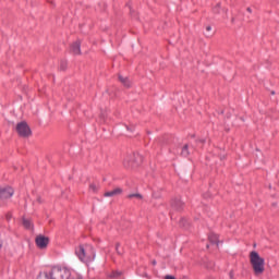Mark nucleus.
Listing matches in <instances>:
<instances>
[{
    "label": "nucleus",
    "mask_w": 279,
    "mask_h": 279,
    "mask_svg": "<svg viewBox=\"0 0 279 279\" xmlns=\"http://www.w3.org/2000/svg\"><path fill=\"white\" fill-rule=\"evenodd\" d=\"M250 263L255 276H262V274H265V258L260 257L258 252L252 251L250 253Z\"/></svg>",
    "instance_id": "nucleus-1"
},
{
    "label": "nucleus",
    "mask_w": 279,
    "mask_h": 279,
    "mask_svg": "<svg viewBox=\"0 0 279 279\" xmlns=\"http://www.w3.org/2000/svg\"><path fill=\"white\" fill-rule=\"evenodd\" d=\"M48 276L50 279H69L71 278V270L69 268L60 266H54L52 269L48 272Z\"/></svg>",
    "instance_id": "nucleus-2"
},
{
    "label": "nucleus",
    "mask_w": 279,
    "mask_h": 279,
    "mask_svg": "<svg viewBox=\"0 0 279 279\" xmlns=\"http://www.w3.org/2000/svg\"><path fill=\"white\" fill-rule=\"evenodd\" d=\"M143 162V155L133 153L130 157L124 160V167L126 169H134Z\"/></svg>",
    "instance_id": "nucleus-3"
},
{
    "label": "nucleus",
    "mask_w": 279,
    "mask_h": 279,
    "mask_svg": "<svg viewBox=\"0 0 279 279\" xmlns=\"http://www.w3.org/2000/svg\"><path fill=\"white\" fill-rule=\"evenodd\" d=\"M15 131L21 138H29L32 136V128L26 121H21L16 124Z\"/></svg>",
    "instance_id": "nucleus-4"
},
{
    "label": "nucleus",
    "mask_w": 279,
    "mask_h": 279,
    "mask_svg": "<svg viewBox=\"0 0 279 279\" xmlns=\"http://www.w3.org/2000/svg\"><path fill=\"white\" fill-rule=\"evenodd\" d=\"M77 258L81 260V263H93L95 260V254H93V257L86 255V250H84L83 245H80L74 251Z\"/></svg>",
    "instance_id": "nucleus-5"
},
{
    "label": "nucleus",
    "mask_w": 279,
    "mask_h": 279,
    "mask_svg": "<svg viewBox=\"0 0 279 279\" xmlns=\"http://www.w3.org/2000/svg\"><path fill=\"white\" fill-rule=\"evenodd\" d=\"M49 236L45 234H38L35 238V245L38 247V250H47L49 246Z\"/></svg>",
    "instance_id": "nucleus-6"
},
{
    "label": "nucleus",
    "mask_w": 279,
    "mask_h": 279,
    "mask_svg": "<svg viewBox=\"0 0 279 279\" xmlns=\"http://www.w3.org/2000/svg\"><path fill=\"white\" fill-rule=\"evenodd\" d=\"M12 195H14V189L11 186L0 187V202H3V199H10Z\"/></svg>",
    "instance_id": "nucleus-7"
},
{
    "label": "nucleus",
    "mask_w": 279,
    "mask_h": 279,
    "mask_svg": "<svg viewBox=\"0 0 279 279\" xmlns=\"http://www.w3.org/2000/svg\"><path fill=\"white\" fill-rule=\"evenodd\" d=\"M171 208H172V210H177V213H180L184 209V202H182V199L175 197L171 201Z\"/></svg>",
    "instance_id": "nucleus-8"
},
{
    "label": "nucleus",
    "mask_w": 279,
    "mask_h": 279,
    "mask_svg": "<svg viewBox=\"0 0 279 279\" xmlns=\"http://www.w3.org/2000/svg\"><path fill=\"white\" fill-rule=\"evenodd\" d=\"M71 51L74 56H82V40L77 39L72 44Z\"/></svg>",
    "instance_id": "nucleus-9"
},
{
    "label": "nucleus",
    "mask_w": 279,
    "mask_h": 279,
    "mask_svg": "<svg viewBox=\"0 0 279 279\" xmlns=\"http://www.w3.org/2000/svg\"><path fill=\"white\" fill-rule=\"evenodd\" d=\"M123 193V189L117 187L113 191L106 192L104 197H117V195H121Z\"/></svg>",
    "instance_id": "nucleus-10"
},
{
    "label": "nucleus",
    "mask_w": 279,
    "mask_h": 279,
    "mask_svg": "<svg viewBox=\"0 0 279 279\" xmlns=\"http://www.w3.org/2000/svg\"><path fill=\"white\" fill-rule=\"evenodd\" d=\"M22 226L25 230H34V222L25 217H22Z\"/></svg>",
    "instance_id": "nucleus-11"
},
{
    "label": "nucleus",
    "mask_w": 279,
    "mask_h": 279,
    "mask_svg": "<svg viewBox=\"0 0 279 279\" xmlns=\"http://www.w3.org/2000/svg\"><path fill=\"white\" fill-rule=\"evenodd\" d=\"M208 241L211 245H219V236L215 233L208 235Z\"/></svg>",
    "instance_id": "nucleus-12"
},
{
    "label": "nucleus",
    "mask_w": 279,
    "mask_h": 279,
    "mask_svg": "<svg viewBox=\"0 0 279 279\" xmlns=\"http://www.w3.org/2000/svg\"><path fill=\"white\" fill-rule=\"evenodd\" d=\"M123 276V271L121 270H113L112 272L109 274V278L111 279H121Z\"/></svg>",
    "instance_id": "nucleus-13"
},
{
    "label": "nucleus",
    "mask_w": 279,
    "mask_h": 279,
    "mask_svg": "<svg viewBox=\"0 0 279 279\" xmlns=\"http://www.w3.org/2000/svg\"><path fill=\"white\" fill-rule=\"evenodd\" d=\"M119 81L125 88H130V78L129 77H123V75H119Z\"/></svg>",
    "instance_id": "nucleus-14"
},
{
    "label": "nucleus",
    "mask_w": 279,
    "mask_h": 279,
    "mask_svg": "<svg viewBox=\"0 0 279 279\" xmlns=\"http://www.w3.org/2000/svg\"><path fill=\"white\" fill-rule=\"evenodd\" d=\"M119 81L125 88H130V78L129 77H123V75H119Z\"/></svg>",
    "instance_id": "nucleus-15"
},
{
    "label": "nucleus",
    "mask_w": 279,
    "mask_h": 279,
    "mask_svg": "<svg viewBox=\"0 0 279 279\" xmlns=\"http://www.w3.org/2000/svg\"><path fill=\"white\" fill-rule=\"evenodd\" d=\"M119 81L125 88H130V78L129 77H123V75H119Z\"/></svg>",
    "instance_id": "nucleus-16"
},
{
    "label": "nucleus",
    "mask_w": 279,
    "mask_h": 279,
    "mask_svg": "<svg viewBox=\"0 0 279 279\" xmlns=\"http://www.w3.org/2000/svg\"><path fill=\"white\" fill-rule=\"evenodd\" d=\"M119 81L125 88H130V78L129 77H123V75H119Z\"/></svg>",
    "instance_id": "nucleus-17"
},
{
    "label": "nucleus",
    "mask_w": 279,
    "mask_h": 279,
    "mask_svg": "<svg viewBox=\"0 0 279 279\" xmlns=\"http://www.w3.org/2000/svg\"><path fill=\"white\" fill-rule=\"evenodd\" d=\"M119 81L125 88H130V78L129 77H123V75H119Z\"/></svg>",
    "instance_id": "nucleus-18"
},
{
    "label": "nucleus",
    "mask_w": 279,
    "mask_h": 279,
    "mask_svg": "<svg viewBox=\"0 0 279 279\" xmlns=\"http://www.w3.org/2000/svg\"><path fill=\"white\" fill-rule=\"evenodd\" d=\"M126 197L128 199H134V197L136 199H143V195L141 193L129 194Z\"/></svg>",
    "instance_id": "nucleus-19"
},
{
    "label": "nucleus",
    "mask_w": 279,
    "mask_h": 279,
    "mask_svg": "<svg viewBox=\"0 0 279 279\" xmlns=\"http://www.w3.org/2000/svg\"><path fill=\"white\" fill-rule=\"evenodd\" d=\"M179 226L186 230V228H189V226H190L189 220H186L185 218H181Z\"/></svg>",
    "instance_id": "nucleus-20"
},
{
    "label": "nucleus",
    "mask_w": 279,
    "mask_h": 279,
    "mask_svg": "<svg viewBox=\"0 0 279 279\" xmlns=\"http://www.w3.org/2000/svg\"><path fill=\"white\" fill-rule=\"evenodd\" d=\"M221 12V2H218L214 8H213V13L214 14H220Z\"/></svg>",
    "instance_id": "nucleus-21"
},
{
    "label": "nucleus",
    "mask_w": 279,
    "mask_h": 279,
    "mask_svg": "<svg viewBox=\"0 0 279 279\" xmlns=\"http://www.w3.org/2000/svg\"><path fill=\"white\" fill-rule=\"evenodd\" d=\"M181 156H183L184 158H186V156H189V145L185 144L182 148V151H181Z\"/></svg>",
    "instance_id": "nucleus-22"
},
{
    "label": "nucleus",
    "mask_w": 279,
    "mask_h": 279,
    "mask_svg": "<svg viewBox=\"0 0 279 279\" xmlns=\"http://www.w3.org/2000/svg\"><path fill=\"white\" fill-rule=\"evenodd\" d=\"M69 62H66V60H61L60 61V71H65L66 70V66H68Z\"/></svg>",
    "instance_id": "nucleus-23"
},
{
    "label": "nucleus",
    "mask_w": 279,
    "mask_h": 279,
    "mask_svg": "<svg viewBox=\"0 0 279 279\" xmlns=\"http://www.w3.org/2000/svg\"><path fill=\"white\" fill-rule=\"evenodd\" d=\"M37 279H51L48 275V272H39L38 276H37Z\"/></svg>",
    "instance_id": "nucleus-24"
},
{
    "label": "nucleus",
    "mask_w": 279,
    "mask_h": 279,
    "mask_svg": "<svg viewBox=\"0 0 279 279\" xmlns=\"http://www.w3.org/2000/svg\"><path fill=\"white\" fill-rule=\"evenodd\" d=\"M160 191L161 190L153 191V197H155V199H160V197H161Z\"/></svg>",
    "instance_id": "nucleus-25"
},
{
    "label": "nucleus",
    "mask_w": 279,
    "mask_h": 279,
    "mask_svg": "<svg viewBox=\"0 0 279 279\" xmlns=\"http://www.w3.org/2000/svg\"><path fill=\"white\" fill-rule=\"evenodd\" d=\"M89 189H90V191H93L94 193H97V191H99V189L97 187V185H96L95 183H92V184L89 185Z\"/></svg>",
    "instance_id": "nucleus-26"
},
{
    "label": "nucleus",
    "mask_w": 279,
    "mask_h": 279,
    "mask_svg": "<svg viewBox=\"0 0 279 279\" xmlns=\"http://www.w3.org/2000/svg\"><path fill=\"white\" fill-rule=\"evenodd\" d=\"M121 246V243H117L116 244V251H117V254H119L120 256L123 254V251L119 250V247Z\"/></svg>",
    "instance_id": "nucleus-27"
},
{
    "label": "nucleus",
    "mask_w": 279,
    "mask_h": 279,
    "mask_svg": "<svg viewBox=\"0 0 279 279\" xmlns=\"http://www.w3.org/2000/svg\"><path fill=\"white\" fill-rule=\"evenodd\" d=\"M196 143H197L198 145H204V143H206V140H205V138L197 140Z\"/></svg>",
    "instance_id": "nucleus-28"
},
{
    "label": "nucleus",
    "mask_w": 279,
    "mask_h": 279,
    "mask_svg": "<svg viewBox=\"0 0 279 279\" xmlns=\"http://www.w3.org/2000/svg\"><path fill=\"white\" fill-rule=\"evenodd\" d=\"M206 267L207 269H213V267H215V264L213 262H209Z\"/></svg>",
    "instance_id": "nucleus-29"
},
{
    "label": "nucleus",
    "mask_w": 279,
    "mask_h": 279,
    "mask_svg": "<svg viewBox=\"0 0 279 279\" xmlns=\"http://www.w3.org/2000/svg\"><path fill=\"white\" fill-rule=\"evenodd\" d=\"M106 117H107L106 112L102 111L100 113V119H102V121H106Z\"/></svg>",
    "instance_id": "nucleus-30"
},
{
    "label": "nucleus",
    "mask_w": 279,
    "mask_h": 279,
    "mask_svg": "<svg viewBox=\"0 0 279 279\" xmlns=\"http://www.w3.org/2000/svg\"><path fill=\"white\" fill-rule=\"evenodd\" d=\"M128 132H132L134 130V125H126Z\"/></svg>",
    "instance_id": "nucleus-31"
},
{
    "label": "nucleus",
    "mask_w": 279,
    "mask_h": 279,
    "mask_svg": "<svg viewBox=\"0 0 279 279\" xmlns=\"http://www.w3.org/2000/svg\"><path fill=\"white\" fill-rule=\"evenodd\" d=\"M165 279H175V276H173V275H166Z\"/></svg>",
    "instance_id": "nucleus-32"
},
{
    "label": "nucleus",
    "mask_w": 279,
    "mask_h": 279,
    "mask_svg": "<svg viewBox=\"0 0 279 279\" xmlns=\"http://www.w3.org/2000/svg\"><path fill=\"white\" fill-rule=\"evenodd\" d=\"M229 277H230V279H234V270H230Z\"/></svg>",
    "instance_id": "nucleus-33"
},
{
    "label": "nucleus",
    "mask_w": 279,
    "mask_h": 279,
    "mask_svg": "<svg viewBox=\"0 0 279 279\" xmlns=\"http://www.w3.org/2000/svg\"><path fill=\"white\" fill-rule=\"evenodd\" d=\"M130 14H131V16H136V14L134 13V10H132V9H130Z\"/></svg>",
    "instance_id": "nucleus-34"
},
{
    "label": "nucleus",
    "mask_w": 279,
    "mask_h": 279,
    "mask_svg": "<svg viewBox=\"0 0 279 279\" xmlns=\"http://www.w3.org/2000/svg\"><path fill=\"white\" fill-rule=\"evenodd\" d=\"M37 202H38L39 204H43V199H41L40 197L37 198Z\"/></svg>",
    "instance_id": "nucleus-35"
},
{
    "label": "nucleus",
    "mask_w": 279,
    "mask_h": 279,
    "mask_svg": "<svg viewBox=\"0 0 279 279\" xmlns=\"http://www.w3.org/2000/svg\"><path fill=\"white\" fill-rule=\"evenodd\" d=\"M151 265H154V266H156V265H157L156 259H153Z\"/></svg>",
    "instance_id": "nucleus-36"
},
{
    "label": "nucleus",
    "mask_w": 279,
    "mask_h": 279,
    "mask_svg": "<svg viewBox=\"0 0 279 279\" xmlns=\"http://www.w3.org/2000/svg\"><path fill=\"white\" fill-rule=\"evenodd\" d=\"M246 11L250 12V14H252V8H247Z\"/></svg>",
    "instance_id": "nucleus-37"
},
{
    "label": "nucleus",
    "mask_w": 279,
    "mask_h": 279,
    "mask_svg": "<svg viewBox=\"0 0 279 279\" xmlns=\"http://www.w3.org/2000/svg\"><path fill=\"white\" fill-rule=\"evenodd\" d=\"M210 29H213V27H210V26H207V27H206V31H207V32H210Z\"/></svg>",
    "instance_id": "nucleus-38"
},
{
    "label": "nucleus",
    "mask_w": 279,
    "mask_h": 279,
    "mask_svg": "<svg viewBox=\"0 0 279 279\" xmlns=\"http://www.w3.org/2000/svg\"><path fill=\"white\" fill-rule=\"evenodd\" d=\"M222 12H225V14H228V9H222Z\"/></svg>",
    "instance_id": "nucleus-39"
},
{
    "label": "nucleus",
    "mask_w": 279,
    "mask_h": 279,
    "mask_svg": "<svg viewBox=\"0 0 279 279\" xmlns=\"http://www.w3.org/2000/svg\"><path fill=\"white\" fill-rule=\"evenodd\" d=\"M270 95H276V92H275V90H271V92H270Z\"/></svg>",
    "instance_id": "nucleus-40"
},
{
    "label": "nucleus",
    "mask_w": 279,
    "mask_h": 279,
    "mask_svg": "<svg viewBox=\"0 0 279 279\" xmlns=\"http://www.w3.org/2000/svg\"><path fill=\"white\" fill-rule=\"evenodd\" d=\"M225 159H226V156H221V157H220V160H225Z\"/></svg>",
    "instance_id": "nucleus-41"
},
{
    "label": "nucleus",
    "mask_w": 279,
    "mask_h": 279,
    "mask_svg": "<svg viewBox=\"0 0 279 279\" xmlns=\"http://www.w3.org/2000/svg\"><path fill=\"white\" fill-rule=\"evenodd\" d=\"M1 247H3V242H0V250H1Z\"/></svg>",
    "instance_id": "nucleus-42"
},
{
    "label": "nucleus",
    "mask_w": 279,
    "mask_h": 279,
    "mask_svg": "<svg viewBox=\"0 0 279 279\" xmlns=\"http://www.w3.org/2000/svg\"><path fill=\"white\" fill-rule=\"evenodd\" d=\"M191 138H195V134H192V135H191Z\"/></svg>",
    "instance_id": "nucleus-43"
},
{
    "label": "nucleus",
    "mask_w": 279,
    "mask_h": 279,
    "mask_svg": "<svg viewBox=\"0 0 279 279\" xmlns=\"http://www.w3.org/2000/svg\"><path fill=\"white\" fill-rule=\"evenodd\" d=\"M171 219H173V214L170 211Z\"/></svg>",
    "instance_id": "nucleus-44"
},
{
    "label": "nucleus",
    "mask_w": 279,
    "mask_h": 279,
    "mask_svg": "<svg viewBox=\"0 0 279 279\" xmlns=\"http://www.w3.org/2000/svg\"><path fill=\"white\" fill-rule=\"evenodd\" d=\"M99 5H104V7H105V5H106V3H99Z\"/></svg>",
    "instance_id": "nucleus-45"
},
{
    "label": "nucleus",
    "mask_w": 279,
    "mask_h": 279,
    "mask_svg": "<svg viewBox=\"0 0 279 279\" xmlns=\"http://www.w3.org/2000/svg\"><path fill=\"white\" fill-rule=\"evenodd\" d=\"M231 23H234V17H232Z\"/></svg>",
    "instance_id": "nucleus-46"
},
{
    "label": "nucleus",
    "mask_w": 279,
    "mask_h": 279,
    "mask_svg": "<svg viewBox=\"0 0 279 279\" xmlns=\"http://www.w3.org/2000/svg\"><path fill=\"white\" fill-rule=\"evenodd\" d=\"M255 151H260V149L256 148Z\"/></svg>",
    "instance_id": "nucleus-47"
},
{
    "label": "nucleus",
    "mask_w": 279,
    "mask_h": 279,
    "mask_svg": "<svg viewBox=\"0 0 279 279\" xmlns=\"http://www.w3.org/2000/svg\"><path fill=\"white\" fill-rule=\"evenodd\" d=\"M7 219H10V216H7Z\"/></svg>",
    "instance_id": "nucleus-48"
},
{
    "label": "nucleus",
    "mask_w": 279,
    "mask_h": 279,
    "mask_svg": "<svg viewBox=\"0 0 279 279\" xmlns=\"http://www.w3.org/2000/svg\"><path fill=\"white\" fill-rule=\"evenodd\" d=\"M208 247H210V245H209V244H207V248H208Z\"/></svg>",
    "instance_id": "nucleus-49"
},
{
    "label": "nucleus",
    "mask_w": 279,
    "mask_h": 279,
    "mask_svg": "<svg viewBox=\"0 0 279 279\" xmlns=\"http://www.w3.org/2000/svg\"><path fill=\"white\" fill-rule=\"evenodd\" d=\"M272 206H276V203H274Z\"/></svg>",
    "instance_id": "nucleus-50"
}]
</instances>
